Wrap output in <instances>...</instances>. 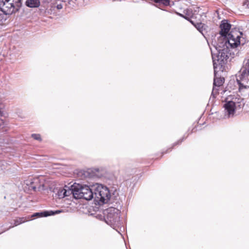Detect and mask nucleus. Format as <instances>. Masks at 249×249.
<instances>
[{"label": "nucleus", "mask_w": 249, "mask_h": 249, "mask_svg": "<svg viewBox=\"0 0 249 249\" xmlns=\"http://www.w3.org/2000/svg\"><path fill=\"white\" fill-rule=\"evenodd\" d=\"M25 221L24 217L19 218L14 221V226H17Z\"/></svg>", "instance_id": "obj_17"}, {"label": "nucleus", "mask_w": 249, "mask_h": 249, "mask_svg": "<svg viewBox=\"0 0 249 249\" xmlns=\"http://www.w3.org/2000/svg\"><path fill=\"white\" fill-rule=\"evenodd\" d=\"M64 188H62V189H60L58 192H57V195H58V196L59 197V198H63L64 197L66 196V195L65 194V193H64Z\"/></svg>", "instance_id": "obj_18"}, {"label": "nucleus", "mask_w": 249, "mask_h": 249, "mask_svg": "<svg viewBox=\"0 0 249 249\" xmlns=\"http://www.w3.org/2000/svg\"><path fill=\"white\" fill-rule=\"evenodd\" d=\"M240 78H243L244 82L249 80V57L246 58L243 62Z\"/></svg>", "instance_id": "obj_10"}, {"label": "nucleus", "mask_w": 249, "mask_h": 249, "mask_svg": "<svg viewBox=\"0 0 249 249\" xmlns=\"http://www.w3.org/2000/svg\"><path fill=\"white\" fill-rule=\"evenodd\" d=\"M21 5V0H0V10L6 16L18 11Z\"/></svg>", "instance_id": "obj_5"}, {"label": "nucleus", "mask_w": 249, "mask_h": 249, "mask_svg": "<svg viewBox=\"0 0 249 249\" xmlns=\"http://www.w3.org/2000/svg\"><path fill=\"white\" fill-rule=\"evenodd\" d=\"M186 20L189 21L190 22L192 23V24H193L196 28L199 31H200L201 29L203 28V24L201 22H195V19L196 18V17H183Z\"/></svg>", "instance_id": "obj_13"}, {"label": "nucleus", "mask_w": 249, "mask_h": 249, "mask_svg": "<svg viewBox=\"0 0 249 249\" xmlns=\"http://www.w3.org/2000/svg\"><path fill=\"white\" fill-rule=\"evenodd\" d=\"M154 1L164 6L169 5L170 3V0H154Z\"/></svg>", "instance_id": "obj_16"}, {"label": "nucleus", "mask_w": 249, "mask_h": 249, "mask_svg": "<svg viewBox=\"0 0 249 249\" xmlns=\"http://www.w3.org/2000/svg\"><path fill=\"white\" fill-rule=\"evenodd\" d=\"M244 99L238 95H230L226 98L224 105L225 115L228 117L233 116L237 107L241 108L244 106Z\"/></svg>", "instance_id": "obj_4"}, {"label": "nucleus", "mask_w": 249, "mask_h": 249, "mask_svg": "<svg viewBox=\"0 0 249 249\" xmlns=\"http://www.w3.org/2000/svg\"><path fill=\"white\" fill-rule=\"evenodd\" d=\"M32 137L34 138L35 140L41 141V138L40 134H32Z\"/></svg>", "instance_id": "obj_19"}, {"label": "nucleus", "mask_w": 249, "mask_h": 249, "mask_svg": "<svg viewBox=\"0 0 249 249\" xmlns=\"http://www.w3.org/2000/svg\"><path fill=\"white\" fill-rule=\"evenodd\" d=\"M30 189L34 191H41L44 189V178L43 177L31 178L25 182Z\"/></svg>", "instance_id": "obj_7"}, {"label": "nucleus", "mask_w": 249, "mask_h": 249, "mask_svg": "<svg viewBox=\"0 0 249 249\" xmlns=\"http://www.w3.org/2000/svg\"><path fill=\"white\" fill-rule=\"evenodd\" d=\"M196 7H194L193 8V9H190V10L191 11V12H192V14H193V13H197V12H198V10H197V9H196Z\"/></svg>", "instance_id": "obj_20"}, {"label": "nucleus", "mask_w": 249, "mask_h": 249, "mask_svg": "<svg viewBox=\"0 0 249 249\" xmlns=\"http://www.w3.org/2000/svg\"><path fill=\"white\" fill-rule=\"evenodd\" d=\"M4 124V122L3 120H0V125H1L2 124Z\"/></svg>", "instance_id": "obj_25"}, {"label": "nucleus", "mask_w": 249, "mask_h": 249, "mask_svg": "<svg viewBox=\"0 0 249 249\" xmlns=\"http://www.w3.org/2000/svg\"><path fill=\"white\" fill-rule=\"evenodd\" d=\"M224 81V78H214L213 81V87L212 91V94H216L217 93V88L222 85Z\"/></svg>", "instance_id": "obj_11"}, {"label": "nucleus", "mask_w": 249, "mask_h": 249, "mask_svg": "<svg viewBox=\"0 0 249 249\" xmlns=\"http://www.w3.org/2000/svg\"><path fill=\"white\" fill-rule=\"evenodd\" d=\"M178 16H184V15L182 14H178Z\"/></svg>", "instance_id": "obj_28"}, {"label": "nucleus", "mask_w": 249, "mask_h": 249, "mask_svg": "<svg viewBox=\"0 0 249 249\" xmlns=\"http://www.w3.org/2000/svg\"><path fill=\"white\" fill-rule=\"evenodd\" d=\"M14 226H11V227H10V228H11L12 227H13Z\"/></svg>", "instance_id": "obj_29"}, {"label": "nucleus", "mask_w": 249, "mask_h": 249, "mask_svg": "<svg viewBox=\"0 0 249 249\" xmlns=\"http://www.w3.org/2000/svg\"><path fill=\"white\" fill-rule=\"evenodd\" d=\"M244 5H247L249 8V0H246L243 3Z\"/></svg>", "instance_id": "obj_22"}, {"label": "nucleus", "mask_w": 249, "mask_h": 249, "mask_svg": "<svg viewBox=\"0 0 249 249\" xmlns=\"http://www.w3.org/2000/svg\"><path fill=\"white\" fill-rule=\"evenodd\" d=\"M64 189V193L66 195V196L72 194L76 199H89L92 196L89 190V187L87 185L76 184L72 185L71 189L66 186Z\"/></svg>", "instance_id": "obj_3"}, {"label": "nucleus", "mask_w": 249, "mask_h": 249, "mask_svg": "<svg viewBox=\"0 0 249 249\" xmlns=\"http://www.w3.org/2000/svg\"><path fill=\"white\" fill-rule=\"evenodd\" d=\"M89 190L91 194V197L89 199H85L90 200L94 199V201L99 204L107 203L111 197L110 193L108 188L102 184L96 183L89 187Z\"/></svg>", "instance_id": "obj_2"}, {"label": "nucleus", "mask_w": 249, "mask_h": 249, "mask_svg": "<svg viewBox=\"0 0 249 249\" xmlns=\"http://www.w3.org/2000/svg\"><path fill=\"white\" fill-rule=\"evenodd\" d=\"M25 4L29 8H37L40 5V1L39 0H26Z\"/></svg>", "instance_id": "obj_14"}, {"label": "nucleus", "mask_w": 249, "mask_h": 249, "mask_svg": "<svg viewBox=\"0 0 249 249\" xmlns=\"http://www.w3.org/2000/svg\"><path fill=\"white\" fill-rule=\"evenodd\" d=\"M2 17H0V25H1L3 23V22L6 20V19L3 20L1 18Z\"/></svg>", "instance_id": "obj_23"}, {"label": "nucleus", "mask_w": 249, "mask_h": 249, "mask_svg": "<svg viewBox=\"0 0 249 249\" xmlns=\"http://www.w3.org/2000/svg\"><path fill=\"white\" fill-rule=\"evenodd\" d=\"M239 84V90L244 97L249 96V80L244 82L243 78L237 80Z\"/></svg>", "instance_id": "obj_9"}, {"label": "nucleus", "mask_w": 249, "mask_h": 249, "mask_svg": "<svg viewBox=\"0 0 249 249\" xmlns=\"http://www.w3.org/2000/svg\"><path fill=\"white\" fill-rule=\"evenodd\" d=\"M3 106L2 103L0 101V116H2L3 115V111L1 110V108Z\"/></svg>", "instance_id": "obj_21"}, {"label": "nucleus", "mask_w": 249, "mask_h": 249, "mask_svg": "<svg viewBox=\"0 0 249 249\" xmlns=\"http://www.w3.org/2000/svg\"><path fill=\"white\" fill-rule=\"evenodd\" d=\"M215 12L217 13V16L220 15V11L219 10H216V11H215Z\"/></svg>", "instance_id": "obj_26"}, {"label": "nucleus", "mask_w": 249, "mask_h": 249, "mask_svg": "<svg viewBox=\"0 0 249 249\" xmlns=\"http://www.w3.org/2000/svg\"><path fill=\"white\" fill-rule=\"evenodd\" d=\"M86 174H88V173H87V172H84V176H85V177H86V176H87V175H86Z\"/></svg>", "instance_id": "obj_27"}, {"label": "nucleus", "mask_w": 249, "mask_h": 249, "mask_svg": "<svg viewBox=\"0 0 249 249\" xmlns=\"http://www.w3.org/2000/svg\"><path fill=\"white\" fill-rule=\"evenodd\" d=\"M220 28L221 31L220 32V34L221 35V36L218 38V41H224V38H228L229 35H239V39H240V36L242 35V33L240 32L228 34L231 28V25L227 22V21H222V23L220 25Z\"/></svg>", "instance_id": "obj_8"}, {"label": "nucleus", "mask_w": 249, "mask_h": 249, "mask_svg": "<svg viewBox=\"0 0 249 249\" xmlns=\"http://www.w3.org/2000/svg\"><path fill=\"white\" fill-rule=\"evenodd\" d=\"M61 212V211L57 210V211H46L43 213H35V214H34L33 215H32V217H34L35 216H40V217L48 216H50V215H54L56 214H58Z\"/></svg>", "instance_id": "obj_12"}, {"label": "nucleus", "mask_w": 249, "mask_h": 249, "mask_svg": "<svg viewBox=\"0 0 249 249\" xmlns=\"http://www.w3.org/2000/svg\"><path fill=\"white\" fill-rule=\"evenodd\" d=\"M240 44L239 35H229L228 38H224V41H218L215 46L218 53H212L213 61L214 71L218 66L222 67L227 61L229 55L231 54V49L236 48Z\"/></svg>", "instance_id": "obj_1"}, {"label": "nucleus", "mask_w": 249, "mask_h": 249, "mask_svg": "<svg viewBox=\"0 0 249 249\" xmlns=\"http://www.w3.org/2000/svg\"><path fill=\"white\" fill-rule=\"evenodd\" d=\"M196 9L198 10V12L196 13H193L192 16H204L205 14H207V12L204 11V10L200 7H196Z\"/></svg>", "instance_id": "obj_15"}, {"label": "nucleus", "mask_w": 249, "mask_h": 249, "mask_svg": "<svg viewBox=\"0 0 249 249\" xmlns=\"http://www.w3.org/2000/svg\"><path fill=\"white\" fill-rule=\"evenodd\" d=\"M56 7L58 9H61L62 8V4H58Z\"/></svg>", "instance_id": "obj_24"}, {"label": "nucleus", "mask_w": 249, "mask_h": 249, "mask_svg": "<svg viewBox=\"0 0 249 249\" xmlns=\"http://www.w3.org/2000/svg\"><path fill=\"white\" fill-rule=\"evenodd\" d=\"M120 211L114 207H110L104 212L105 218L107 224L112 225L118 222L120 219Z\"/></svg>", "instance_id": "obj_6"}]
</instances>
